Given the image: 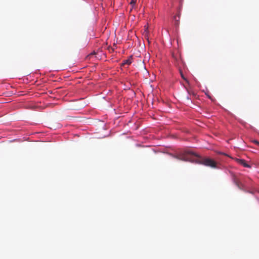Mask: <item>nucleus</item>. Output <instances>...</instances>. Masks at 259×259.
<instances>
[{
  "label": "nucleus",
  "instance_id": "1",
  "mask_svg": "<svg viewBox=\"0 0 259 259\" xmlns=\"http://www.w3.org/2000/svg\"><path fill=\"white\" fill-rule=\"evenodd\" d=\"M196 157H198V155L190 151H185L175 156L178 160L191 162H193L194 158Z\"/></svg>",
  "mask_w": 259,
  "mask_h": 259
},
{
  "label": "nucleus",
  "instance_id": "2",
  "mask_svg": "<svg viewBox=\"0 0 259 259\" xmlns=\"http://www.w3.org/2000/svg\"><path fill=\"white\" fill-rule=\"evenodd\" d=\"M197 163L211 168H217V163L209 158H202L197 161Z\"/></svg>",
  "mask_w": 259,
  "mask_h": 259
},
{
  "label": "nucleus",
  "instance_id": "3",
  "mask_svg": "<svg viewBox=\"0 0 259 259\" xmlns=\"http://www.w3.org/2000/svg\"><path fill=\"white\" fill-rule=\"evenodd\" d=\"M132 62V57L131 56L128 59L124 60L121 63V66H124L125 65H130Z\"/></svg>",
  "mask_w": 259,
  "mask_h": 259
},
{
  "label": "nucleus",
  "instance_id": "4",
  "mask_svg": "<svg viewBox=\"0 0 259 259\" xmlns=\"http://www.w3.org/2000/svg\"><path fill=\"white\" fill-rule=\"evenodd\" d=\"M239 163L245 167H250V166L246 163L245 160L243 159H238L237 160Z\"/></svg>",
  "mask_w": 259,
  "mask_h": 259
},
{
  "label": "nucleus",
  "instance_id": "5",
  "mask_svg": "<svg viewBox=\"0 0 259 259\" xmlns=\"http://www.w3.org/2000/svg\"><path fill=\"white\" fill-rule=\"evenodd\" d=\"M96 54V52H93L92 53H91V54H90L87 57V59H90L91 57L93 56V55H94Z\"/></svg>",
  "mask_w": 259,
  "mask_h": 259
},
{
  "label": "nucleus",
  "instance_id": "6",
  "mask_svg": "<svg viewBox=\"0 0 259 259\" xmlns=\"http://www.w3.org/2000/svg\"><path fill=\"white\" fill-rule=\"evenodd\" d=\"M235 182L236 184L237 185V186H238V187H239V182L238 181V180H236L235 181Z\"/></svg>",
  "mask_w": 259,
  "mask_h": 259
},
{
  "label": "nucleus",
  "instance_id": "7",
  "mask_svg": "<svg viewBox=\"0 0 259 259\" xmlns=\"http://www.w3.org/2000/svg\"><path fill=\"white\" fill-rule=\"evenodd\" d=\"M253 142L255 144H256V145H259V142L256 141V140H254L253 141Z\"/></svg>",
  "mask_w": 259,
  "mask_h": 259
},
{
  "label": "nucleus",
  "instance_id": "8",
  "mask_svg": "<svg viewBox=\"0 0 259 259\" xmlns=\"http://www.w3.org/2000/svg\"><path fill=\"white\" fill-rule=\"evenodd\" d=\"M181 75L182 77L184 79L186 80V78L184 77L183 74L182 72H181Z\"/></svg>",
  "mask_w": 259,
  "mask_h": 259
},
{
  "label": "nucleus",
  "instance_id": "9",
  "mask_svg": "<svg viewBox=\"0 0 259 259\" xmlns=\"http://www.w3.org/2000/svg\"><path fill=\"white\" fill-rule=\"evenodd\" d=\"M135 2H134V1H132L131 2V5H135Z\"/></svg>",
  "mask_w": 259,
  "mask_h": 259
},
{
  "label": "nucleus",
  "instance_id": "10",
  "mask_svg": "<svg viewBox=\"0 0 259 259\" xmlns=\"http://www.w3.org/2000/svg\"><path fill=\"white\" fill-rule=\"evenodd\" d=\"M147 28H146V29L145 30V31L146 33H147Z\"/></svg>",
  "mask_w": 259,
  "mask_h": 259
},
{
  "label": "nucleus",
  "instance_id": "11",
  "mask_svg": "<svg viewBox=\"0 0 259 259\" xmlns=\"http://www.w3.org/2000/svg\"><path fill=\"white\" fill-rule=\"evenodd\" d=\"M175 19H176V16H175ZM176 20L177 21V20Z\"/></svg>",
  "mask_w": 259,
  "mask_h": 259
}]
</instances>
